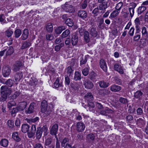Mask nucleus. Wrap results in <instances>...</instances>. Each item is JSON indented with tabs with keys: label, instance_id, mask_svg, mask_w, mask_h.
<instances>
[{
	"label": "nucleus",
	"instance_id": "nucleus-48",
	"mask_svg": "<svg viewBox=\"0 0 148 148\" xmlns=\"http://www.w3.org/2000/svg\"><path fill=\"white\" fill-rule=\"evenodd\" d=\"M14 34L15 37H19L21 34V31L19 29H17L14 31Z\"/></svg>",
	"mask_w": 148,
	"mask_h": 148
},
{
	"label": "nucleus",
	"instance_id": "nucleus-53",
	"mask_svg": "<svg viewBox=\"0 0 148 148\" xmlns=\"http://www.w3.org/2000/svg\"><path fill=\"white\" fill-rule=\"evenodd\" d=\"M13 33V32L9 29L7 30L5 32V35L8 37H10Z\"/></svg>",
	"mask_w": 148,
	"mask_h": 148
},
{
	"label": "nucleus",
	"instance_id": "nucleus-38",
	"mask_svg": "<svg viewBox=\"0 0 148 148\" xmlns=\"http://www.w3.org/2000/svg\"><path fill=\"white\" fill-rule=\"evenodd\" d=\"M4 84H5L8 86L11 87L14 84V82L13 80L11 79H9L6 81H5Z\"/></svg>",
	"mask_w": 148,
	"mask_h": 148
},
{
	"label": "nucleus",
	"instance_id": "nucleus-41",
	"mask_svg": "<svg viewBox=\"0 0 148 148\" xmlns=\"http://www.w3.org/2000/svg\"><path fill=\"white\" fill-rule=\"evenodd\" d=\"M99 8L98 7L95 8L92 12V13L93 14V16L94 17L97 16L99 14Z\"/></svg>",
	"mask_w": 148,
	"mask_h": 148
},
{
	"label": "nucleus",
	"instance_id": "nucleus-10",
	"mask_svg": "<svg viewBox=\"0 0 148 148\" xmlns=\"http://www.w3.org/2000/svg\"><path fill=\"white\" fill-rule=\"evenodd\" d=\"M47 103L45 100H43L41 104V110L42 113H45L47 108Z\"/></svg>",
	"mask_w": 148,
	"mask_h": 148
},
{
	"label": "nucleus",
	"instance_id": "nucleus-32",
	"mask_svg": "<svg viewBox=\"0 0 148 148\" xmlns=\"http://www.w3.org/2000/svg\"><path fill=\"white\" fill-rule=\"evenodd\" d=\"M97 32L96 31V28L92 27L90 31V34L92 36L96 37L97 34Z\"/></svg>",
	"mask_w": 148,
	"mask_h": 148
},
{
	"label": "nucleus",
	"instance_id": "nucleus-12",
	"mask_svg": "<svg viewBox=\"0 0 148 148\" xmlns=\"http://www.w3.org/2000/svg\"><path fill=\"white\" fill-rule=\"evenodd\" d=\"M36 130V127L35 125H32L31 127V131L29 132H28L27 135L29 138H32L35 134Z\"/></svg>",
	"mask_w": 148,
	"mask_h": 148
},
{
	"label": "nucleus",
	"instance_id": "nucleus-31",
	"mask_svg": "<svg viewBox=\"0 0 148 148\" xmlns=\"http://www.w3.org/2000/svg\"><path fill=\"white\" fill-rule=\"evenodd\" d=\"M14 49L12 46L9 47V49L6 52V56L11 55L14 52Z\"/></svg>",
	"mask_w": 148,
	"mask_h": 148
},
{
	"label": "nucleus",
	"instance_id": "nucleus-25",
	"mask_svg": "<svg viewBox=\"0 0 148 148\" xmlns=\"http://www.w3.org/2000/svg\"><path fill=\"white\" fill-rule=\"evenodd\" d=\"M45 28L47 31L49 32H51L53 30L52 24L51 23H49L45 25Z\"/></svg>",
	"mask_w": 148,
	"mask_h": 148
},
{
	"label": "nucleus",
	"instance_id": "nucleus-56",
	"mask_svg": "<svg viewBox=\"0 0 148 148\" xmlns=\"http://www.w3.org/2000/svg\"><path fill=\"white\" fill-rule=\"evenodd\" d=\"M69 30L68 29L63 32L62 34V37H67L70 34Z\"/></svg>",
	"mask_w": 148,
	"mask_h": 148
},
{
	"label": "nucleus",
	"instance_id": "nucleus-63",
	"mask_svg": "<svg viewBox=\"0 0 148 148\" xmlns=\"http://www.w3.org/2000/svg\"><path fill=\"white\" fill-rule=\"evenodd\" d=\"M137 4L134 3H131L130 4L129 8H132L134 9L136 7Z\"/></svg>",
	"mask_w": 148,
	"mask_h": 148
},
{
	"label": "nucleus",
	"instance_id": "nucleus-55",
	"mask_svg": "<svg viewBox=\"0 0 148 148\" xmlns=\"http://www.w3.org/2000/svg\"><path fill=\"white\" fill-rule=\"evenodd\" d=\"M142 29V33L143 35L144 36H147V33L146 28L144 27H143Z\"/></svg>",
	"mask_w": 148,
	"mask_h": 148
},
{
	"label": "nucleus",
	"instance_id": "nucleus-7",
	"mask_svg": "<svg viewBox=\"0 0 148 148\" xmlns=\"http://www.w3.org/2000/svg\"><path fill=\"white\" fill-rule=\"evenodd\" d=\"M58 125L57 123L54 124L51 127L50 131V134L52 136H54L58 132Z\"/></svg>",
	"mask_w": 148,
	"mask_h": 148
},
{
	"label": "nucleus",
	"instance_id": "nucleus-64",
	"mask_svg": "<svg viewBox=\"0 0 148 148\" xmlns=\"http://www.w3.org/2000/svg\"><path fill=\"white\" fill-rule=\"evenodd\" d=\"M146 42V40L144 38H140L139 41L140 45H144L145 43Z\"/></svg>",
	"mask_w": 148,
	"mask_h": 148
},
{
	"label": "nucleus",
	"instance_id": "nucleus-3",
	"mask_svg": "<svg viewBox=\"0 0 148 148\" xmlns=\"http://www.w3.org/2000/svg\"><path fill=\"white\" fill-rule=\"evenodd\" d=\"M62 8L67 12H73L75 11L72 5L69 4L68 2H66L62 6Z\"/></svg>",
	"mask_w": 148,
	"mask_h": 148
},
{
	"label": "nucleus",
	"instance_id": "nucleus-46",
	"mask_svg": "<svg viewBox=\"0 0 148 148\" xmlns=\"http://www.w3.org/2000/svg\"><path fill=\"white\" fill-rule=\"evenodd\" d=\"M87 138L90 140V141H93L95 140V136L94 134H90L87 135Z\"/></svg>",
	"mask_w": 148,
	"mask_h": 148
},
{
	"label": "nucleus",
	"instance_id": "nucleus-27",
	"mask_svg": "<svg viewBox=\"0 0 148 148\" xmlns=\"http://www.w3.org/2000/svg\"><path fill=\"white\" fill-rule=\"evenodd\" d=\"M99 86L101 88H106L109 85V83L108 82H105L104 81H101L99 82Z\"/></svg>",
	"mask_w": 148,
	"mask_h": 148
},
{
	"label": "nucleus",
	"instance_id": "nucleus-8",
	"mask_svg": "<svg viewBox=\"0 0 148 148\" xmlns=\"http://www.w3.org/2000/svg\"><path fill=\"white\" fill-rule=\"evenodd\" d=\"M36 107V103L33 102L30 103L28 109L25 111L27 114H30L32 113L34 111V109Z\"/></svg>",
	"mask_w": 148,
	"mask_h": 148
},
{
	"label": "nucleus",
	"instance_id": "nucleus-18",
	"mask_svg": "<svg viewBox=\"0 0 148 148\" xmlns=\"http://www.w3.org/2000/svg\"><path fill=\"white\" fill-rule=\"evenodd\" d=\"M86 107H88V109L90 111H92L93 112H95L93 108H95V105L93 102L91 101L88 102L86 105Z\"/></svg>",
	"mask_w": 148,
	"mask_h": 148
},
{
	"label": "nucleus",
	"instance_id": "nucleus-13",
	"mask_svg": "<svg viewBox=\"0 0 148 148\" xmlns=\"http://www.w3.org/2000/svg\"><path fill=\"white\" fill-rule=\"evenodd\" d=\"M99 64L101 68L105 72L107 71V68L106 64L104 60L101 59L100 60Z\"/></svg>",
	"mask_w": 148,
	"mask_h": 148
},
{
	"label": "nucleus",
	"instance_id": "nucleus-50",
	"mask_svg": "<svg viewBox=\"0 0 148 148\" xmlns=\"http://www.w3.org/2000/svg\"><path fill=\"white\" fill-rule=\"evenodd\" d=\"M39 119V117H36L34 118L30 119H28L27 121L29 123H30L31 122L35 123L38 121Z\"/></svg>",
	"mask_w": 148,
	"mask_h": 148
},
{
	"label": "nucleus",
	"instance_id": "nucleus-14",
	"mask_svg": "<svg viewBox=\"0 0 148 148\" xmlns=\"http://www.w3.org/2000/svg\"><path fill=\"white\" fill-rule=\"evenodd\" d=\"M22 72H19L16 73L14 75V79L16 82H19L23 78Z\"/></svg>",
	"mask_w": 148,
	"mask_h": 148
},
{
	"label": "nucleus",
	"instance_id": "nucleus-45",
	"mask_svg": "<svg viewBox=\"0 0 148 148\" xmlns=\"http://www.w3.org/2000/svg\"><path fill=\"white\" fill-rule=\"evenodd\" d=\"M60 79L57 78L54 84V87L56 88H58L59 86H62V84L59 83Z\"/></svg>",
	"mask_w": 148,
	"mask_h": 148
},
{
	"label": "nucleus",
	"instance_id": "nucleus-49",
	"mask_svg": "<svg viewBox=\"0 0 148 148\" xmlns=\"http://www.w3.org/2000/svg\"><path fill=\"white\" fill-rule=\"evenodd\" d=\"M21 94V92L20 91H16L13 95H12V99H15Z\"/></svg>",
	"mask_w": 148,
	"mask_h": 148
},
{
	"label": "nucleus",
	"instance_id": "nucleus-30",
	"mask_svg": "<svg viewBox=\"0 0 148 148\" xmlns=\"http://www.w3.org/2000/svg\"><path fill=\"white\" fill-rule=\"evenodd\" d=\"M12 138L17 142H18L21 140V139L18 136V133L17 132H14L13 133Z\"/></svg>",
	"mask_w": 148,
	"mask_h": 148
},
{
	"label": "nucleus",
	"instance_id": "nucleus-37",
	"mask_svg": "<svg viewBox=\"0 0 148 148\" xmlns=\"http://www.w3.org/2000/svg\"><path fill=\"white\" fill-rule=\"evenodd\" d=\"M143 94V93L141 91L138 90L134 93V97L136 98L140 99Z\"/></svg>",
	"mask_w": 148,
	"mask_h": 148
},
{
	"label": "nucleus",
	"instance_id": "nucleus-15",
	"mask_svg": "<svg viewBox=\"0 0 148 148\" xmlns=\"http://www.w3.org/2000/svg\"><path fill=\"white\" fill-rule=\"evenodd\" d=\"M27 102L24 101L19 103L18 107L21 111L23 110L27 107Z\"/></svg>",
	"mask_w": 148,
	"mask_h": 148
},
{
	"label": "nucleus",
	"instance_id": "nucleus-6",
	"mask_svg": "<svg viewBox=\"0 0 148 148\" xmlns=\"http://www.w3.org/2000/svg\"><path fill=\"white\" fill-rule=\"evenodd\" d=\"M76 125L77 130L78 132H83L85 128L84 123L81 122H78Z\"/></svg>",
	"mask_w": 148,
	"mask_h": 148
},
{
	"label": "nucleus",
	"instance_id": "nucleus-34",
	"mask_svg": "<svg viewBox=\"0 0 148 148\" xmlns=\"http://www.w3.org/2000/svg\"><path fill=\"white\" fill-rule=\"evenodd\" d=\"M18 111H21L18 106L16 108H13L11 111V114L15 116H16V114Z\"/></svg>",
	"mask_w": 148,
	"mask_h": 148
},
{
	"label": "nucleus",
	"instance_id": "nucleus-62",
	"mask_svg": "<svg viewBox=\"0 0 148 148\" xmlns=\"http://www.w3.org/2000/svg\"><path fill=\"white\" fill-rule=\"evenodd\" d=\"M128 112L131 113H134L135 111V109L134 108H132L131 106H130L128 107Z\"/></svg>",
	"mask_w": 148,
	"mask_h": 148
},
{
	"label": "nucleus",
	"instance_id": "nucleus-22",
	"mask_svg": "<svg viewBox=\"0 0 148 148\" xmlns=\"http://www.w3.org/2000/svg\"><path fill=\"white\" fill-rule=\"evenodd\" d=\"M31 45V43L27 41L23 42H22V45L21 49H24L29 47Z\"/></svg>",
	"mask_w": 148,
	"mask_h": 148
},
{
	"label": "nucleus",
	"instance_id": "nucleus-28",
	"mask_svg": "<svg viewBox=\"0 0 148 148\" xmlns=\"http://www.w3.org/2000/svg\"><path fill=\"white\" fill-rule=\"evenodd\" d=\"M81 74L78 71H75L74 73L73 79L75 81L80 80L81 79Z\"/></svg>",
	"mask_w": 148,
	"mask_h": 148
},
{
	"label": "nucleus",
	"instance_id": "nucleus-4",
	"mask_svg": "<svg viewBox=\"0 0 148 148\" xmlns=\"http://www.w3.org/2000/svg\"><path fill=\"white\" fill-rule=\"evenodd\" d=\"M11 72L10 68L9 66H4L2 69V73L4 77H7L9 75Z\"/></svg>",
	"mask_w": 148,
	"mask_h": 148
},
{
	"label": "nucleus",
	"instance_id": "nucleus-54",
	"mask_svg": "<svg viewBox=\"0 0 148 148\" xmlns=\"http://www.w3.org/2000/svg\"><path fill=\"white\" fill-rule=\"evenodd\" d=\"M66 69L67 70V73L69 75V76H70L71 74L73 73V70L71 66H68L66 68Z\"/></svg>",
	"mask_w": 148,
	"mask_h": 148
},
{
	"label": "nucleus",
	"instance_id": "nucleus-21",
	"mask_svg": "<svg viewBox=\"0 0 148 148\" xmlns=\"http://www.w3.org/2000/svg\"><path fill=\"white\" fill-rule=\"evenodd\" d=\"M79 32L81 36H83L84 37H89V32L84 29H81L79 31Z\"/></svg>",
	"mask_w": 148,
	"mask_h": 148
},
{
	"label": "nucleus",
	"instance_id": "nucleus-47",
	"mask_svg": "<svg viewBox=\"0 0 148 148\" xmlns=\"http://www.w3.org/2000/svg\"><path fill=\"white\" fill-rule=\"evenodd\" d=\"M118 11L116 10L113 11L110 14V17L112 18H114L116 17L119 14Z\"/></svg>",
	"mask_w": 148,
	"mask_h": 148
},
{
	"label": "nucleus",
	"instance_id": "nucleus-40",
	"mask_svg": "<svg viewBox=\"0 0 148 148\" xmlns=\"http://www.w3.org/2000/svg\"><path fill=\"white\" fill-rule=\"evenodd\" d=\"M146 9V7L145 6H141L139 7L138 9V14H140Z\"/></svg>",
	"mask_w": 148,
	"mask_h": 148
},
{
	"label": "nucleus",
	"instance_id": "nucleus-33",
	"mask_svg": "<svg viewBox=\"0 0 148 148\" xmlns=\"http://www.w3.org/2000/svg\"><path fill=\"white\" fill-rule=\"evenodd\" d=\"M99 7L100 10H105L107 7V3L106 2H103L102 4L99 5Z\"/></svg>",
	"mask_w": 148,
	"mask_h": 148
},
{
	"label": "nucleus",
	"instance_id": "nucleus-16",
	"mask_svg": "<svg viewBox=\"0 0 148 148\" xmlns=\"http://www.w3.org/2000/svg\"><path fill=\"white\" fill-rule=\"evenodd\" d=\"M30 128L29 126L27 124H23L21 126V131L24 133L28 132Z\"/></svg>",
	"mask_w": 148,
	"mask_h": 148
},
{
	"label": "nucleus",
	"instance_id": "nucleus-19",
	"mask_svg": "<svg viewBox=\"0 0 148 148\" xmlns=\"http://www.w3.org/2000/svg\"><path fill=\"white\" fill-rule=\"evenodd\" d=\"M97 77V74L94 71H92L89 73L88 77L92 81H94L96 79Z\"/></svg>",
	"mask_w": 148,
	"mask_h": 148
},
{
	"label": "nucleus",
	"instance_id": "nucleus-61",
	"mask_svg": "<svg viewBox=\"0 0 148 148\" xmlns=\"http://www.w3.org/2000/svg\"><path fill=\"white\" fill-rule=\"evenodd\" d=\"M128 10L130 13V17L132 18L133 16L134 13V9L128 8Z\"/></svg>",
	"mask_w": 148,
	"mask_h": 148
},
{
	"label": "nucleus",
	"instance_id": "nucleus-24",
	"mask_svg": "<svg viewBox=\"0 0 148 148\" xmlns=\"http://www.w3.org/2000/svg\"><path fill=\"white\" fill-rule=\"evenodd\" d=\"M53 108V106L52 104H50L49 106L47 109L45 113V116H47L51 114V112L52 111Z\"/></svg>",
	"mask_w": 148,
	"mask_h": 148
},
{
	"label": "nucleus",
	"instance_id": "nucleus-43",
	"mask_svg": "<svg viewBox=\"0 0 148 148\" xmlns=\"http://www.w3.org/2000/svg\"><path fill=\"white\" fill-rule=\"evenodd\" d=\"M7 125L10 128L12 129L14 127V122L12 120H9L7 122Z\"/></svg>",
	"mask_w": 148,
	"mask_h": 148
},
{
	"label": "nucleus",
	"instance_id": "nucleus-59",
	"mask_svg": "<svg viewBox=\"0 0 148 148\" xmlns=\"http://www.w3.org/2000/svg\"><path fill=\"white\" fill-rule=\"evenodd\" d=\"M88 68H85L82 70L83 74L85 76H87L88 73Z\"/></svg>",
	"mask_w": 148,
	"mask_h": 148
},
{
	"label": "nucleus",
	"instance_id": "nucleus-58",
	"mask_svg": "<svg viewBox=\"0 0 148 148\" xmlns=\"http://www.w3.org/2000/svg\"><path fill=\"white\" fill-rule=\"evenodd\" d=\"M29 32L28 30L27 29H24L23 33L21 37H27L28 35Z\"/></svg>",
	"mask_w": 148,
	"mask_h": 148
},
{
	"label": "nucleus",
	"instance_id": "nucleus-11",
	"mask_svg": "<svg viewBox=\"0 0 148 148\" xmlns=\"http://www.w3.org/2000/svg\"><path fill=\"white\" fill-rule=\"evenodd\" d=\"M84 84L85 88L88 89H92L94 86L92 83L89 80H86Z\"/></svg>",
	"mask_w": 148,
	"mask_h": 148
},
{
	"label": "nucleus",
	"instance_id": "nucleus-20",
	"mask_svg": "<svg viewBox=\"0 0 148 148\" xmlns=\"http://www.w3.org/2000/svg\"><path fill=\"white\" fill-rule=\"evenodd\" d=\"M121 86L116 85H113L110 87V89L112 92H118L121 90Z\"/></svg>",
	"mask_w": 148,
	"mask_h": 148
},
{
	"label": "nucleus",
	"instance_id": "nucleus-23",
	"mask_svg": "<svg viewBox=\"0 0 148 148\" xmlns=\"http://www.w3.org/2000/svg\"><path fill=\"white\" fill-rule=\"evenodd\" d=\"M84 98L88 102L92 101L94 99L92 94L90 92L87 93L85 95Z\"/></svg>",
	"mask_w": 148,
	"mask_h": 148
},
{
	"label": "nucleus",
	"instance_id": "nucleus-36",
	"mask_svg": "<svg viewBox=\"0 0 148 148\" xmlns=\"http://www.w3.org/2000/svg\"><path fill=\"white\" fill-rule=\"evenodd\" d=\"M66 24L70 27H72L73 25V22L72 20L70 18L67 19L65 21Z\"/></svg>",
	"mask_w": 148,
	"mask_h": 148
},
{
	"label": "nucleus",
	"instance_id": "nucleus-52",
	"mask_svg": "<svg viewBox=\"0 0 148 148\" xmlns=\"http://www.w3.org/2000/svg\"><path fill=\"white\" fill-rule=\"evenodd\" d=\"M87 4L88 2L87 0H84L83 2L81 4V7L82 9H85L87 6Z\"/></svg>",
	"mask_w": 148,
	"mask_h": 148
},
{
	"label": "nucleus",
	"instance_id": "nucleus-51",
	"mask_svg": "<svg viewBox=\"0 0 148 148\" xmlns=\"http://www.w3.org/2000/svg\"><path fill=\"white\" fill-rule=\"evenodd\" d=\"M71 87L74 90L78 89L79 88L78 84L76 82H74L71 83Z\"/></svg>",
	"mask_w": 148,
	"mask_h": 148
},
{
	"label": "nucleus",
	"instance_id": "nucleus-39",
	"mask_svg": "<svg viewBox=\"0 0 148 148\" xmlns=\"http://www.w3.org/2000/svg\"><path fill=\"white\" fill-rule=\"evenodd\" d=\"M104 20L103 19L101 18L99 20V24L98 25V27L101 29H103L104 27Z\"/></svg>",
	"mask_w": 148,
	"mask_h": 148
},
{
	"label": "nucleus",
	"instance_id": "nucleus-2",
	"mask_svg": "<svg viewBox=\"0 0 148 148\" xmlns=\"http://www.w3.org/2000/svg\"><path fill=\"white\" fill-rule=\"evenodd\" d=\"M25 81L31 86H34L37 84V80L34 77L28 75L25 78Z\"/></svg>",
	"mask_w": 148,
	"mask_h": 148
},
{
	"label": "nucleus",
	"instance_id": "nucleus-5",
	"mask_svg": "<svg viewBox=\"0 0 148 148\" xmlns=\"http://www.w3.org/2000/svg\"><path fill=\"white\" fill-rule=\"evenodd\" d=\"M23 66V63L20 61H16L13 66V70L14 71H17L19 70Z\"/></svg>",
	"mask_w": 148,
	"mask_h": 148
},
{
	"label": "nucleus",
	"instance_id": "nucleus-1",
	"mask_svg": "<svg viewBox=\"0 0 148 148\" xmlns=\"http://www.w3.org/2000/svg\"><path fill=\"white\" fill-rule=\"evenodd\" d=\"M11 93V90L10 88H8L7 86H2L0 88V94L1 97L0 101L4 102L6 101L8 97Z\"/></svg>",
	"mask_w": 148,
	"mask_h": 148
},
{
	"label": "nucleus",
	"instance_id": "nucleus-35",
	"mask_svg": "<svg viewBox=\"0 0 148 148\" xmlns=\"http://www.w3.org/2000/svg\"><path fill=\"white\" fill-rule=\"evenodd\" d=\"M8 143V140L6 139L1 140L0 142V144L4 147H6Z\"/></svg>",
	"mask_w": 148,
	"mask_h": 148
},
{
	"label": "nucleus",
	"instance_id": "nucleus-9",
	"mask_svg": "<svg viewBox=\"0 0 148 148\" xmlns=\"http://www.w3.org/2000/svg\"><path fill=\"white\" fill-rule=\"evenodd\" d=\"M77 14L78 16L82 19H84L86 18L88 16L87 12L84 10H80L79 11Z\"/></svg>",
	"mask_w": 148,
	"mask_h": 148
},
{
	"label": "nucleus",
	"instance_id": "nucleus-17",
	"mask_svg": "<svg viewBox=\"0 0 148 148\" xmlns=\"http://www.w3.org/2000/svg\"><path fill=\"white\" fill-rule=\"evenodd\" d=\"M52 138L50 137H48L46 139L45 143V147L46 148V146L49 147L51 145H53V144H52Z\"/></svg>",
	"mask_w": 148,
	"mask_h": 148
},
{
	"label": "nucleus",
	"instance_id": "nucleus-44",
	"mask_svg": "<svg viewBox=\"0 0 148 148\" xmlns=\"http://www.w3.org/2000/svg\"><path fill=\"white\" fill-rule=\"evenodd\" d=\"M69 139L66 137L64 138L62 140V141L61 142V145L62 147H64L65 144L66 143L69 142Z\"/></svg>",
	"mask_w": 148,
	"mask_h": 148
},
{
	"label": "nucleus",
	"instance_id": "nucleus-26",
	"mask_svg": "<svg viewBox=\"0 0 148 148\" xmlns=\"http://www.w3.org/2000/svg\"><path fill=\"white\" fill-rule=\"evenodd\" d=\"M99 92L101 95L105 96L109 95L110 91L108 89H102L100 90Z\"/></svg>",
	"mask_w": 148,
	"mask_h": 148
},
{
	"label": "nucleus",
	"instance_id": "nucleus-57",
	"mask_svg": "<svg viewBox=\"0 0 148 148\" xmlns=\"http://www.w3.org/2000/svg\"><path fill=\"white\" fill-rule=\"evenodd\" d=\"M71 40L72 44L73 45H76L78 41V38H72Z\"/></svg>",
	"mask_w": 148,
	"mask_h": 148
},
{
	"label": "nucleus",
	"instance_id": "nucleus-29",
	"mask_svg": "<svg viewBox=\"0 0 148 148\" xmlns=\"http://www.w3.org/2000/svg\"><path fill=\"white\" fill-rule=\"evenodd\" d=\"M42 134V132L41 130L40 127H38L37 130L36 132V138L39 140L41 138Z\"/></svg>",
	"mask_w": 148,
	"mask_h": 148
},
{
	"label": "nucleus",
	"instance_id": "nucleus-42",
	"mask_svg": "<svg viewBox=\"0 0 148 148\" xmlns=\"http://www.w3.org/2000/svg\"><path fill=\"white\" fill-rule=\"evenodd\" d=\"M119 101L123 104H126L127 103L128 101L127 99L122 97H120Z\"/></svg>",
	"mask_w": 148,
	"mask_h": 148
},
{
	"label": "nucleus",
	"instance_id": "nucleus-60",
	"mask_svg": "<svg viewBox=\"0 0 148 148\" xmlns=\"http://www.w3.org/2000/svg\"><path fill=\"white\" fill-rule=\"evenodd\" d=\"M123 5V3L121 2H120L117 4V5L116 7V9L118 11L120 10Z\"/></svg>",
	"mask_w": 148,
	"mask_h": 148
}]
</instances>
